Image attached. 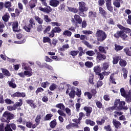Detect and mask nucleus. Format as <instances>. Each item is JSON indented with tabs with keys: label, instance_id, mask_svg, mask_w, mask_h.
<instances>
[{
	"label": "nucleus",
	"instance_id": "1",
	"mask_svg": "<svg viewBox=\"0 0 131 131\" xmlns=\"http://www.w3.org/2000/svg\"><path fill=\"white\" fill-rule=\"evenodd\" d=\"M117 27L118 28H119V29L120 30H123L120 38H121L122 39V40H125V41L128 40V36L126 33H127L128 34L130 33V32H131L130 29H129L128 28L125 27L120 24L117 25ZM124 32H125V33H124Z\"/></svg>",
	"mask_w": 131,
	"mask_h": 131
},
{
	"label": "nucleus",
	"instance_id": "2",
	"mask_svg": "<svg viewBox=\"0 0 131 131\" xmlns=\"http://www.w3.org/2000/svg\"><path fill=\"white\" fill-rule=\"evenodd\" d=\"M78 15L81 16V17L85 18V17H86V14L84 13V12H86L88 10H89V8L86 7V4L85 3V2L81 1L78 2Z\"/></svg>",
	"mask_w": 131,
	"mask_h": 131
},
{
	"label": "nucleus",
	"instance_id": "3",
	"mask_svg": "<svg viewBox=\"0 0 131 131\" xmlns=\"http://www.w3.org/2000/svg\"><path fill=\"white\" fill-rule=\"evenodd\" d=\"M15 117V115L10 113V112L7 111H5L3 115L2 118H1L2 122H6V123H10V120L14 119Z\"/></svg>",
	"mask_w": 131,
	"mask_h": 131
},
{
	"label": "nucleus",
	"instance_id": "4",
	"mask_svg": "<svg viewBox=\"0 0 131 131\" xmlns=\"http://www.w3.org/2000/svg\"><path fill=\"white\" fill-rule=\"evenodd\" d=\"M115 103L117 106V111H122V110H128V106H125V101H120V99H116Z\"/></svg>",
	"mask_w": 131,
	"mask_h": 131
},
{
	"label": "nucleus",
	"instance_id": "5",
	"mask_svg": "<svg viewBox=\"0 0 131 131\" xmlns=\"http://www.w3.org/2000/svg\"><path fill=\"white\" fill-rule=\"evenodd\" d=\"M16 124L14 123L7 124L5 127V123L0 124V131H13L16 130Z\"/></svg>",
	"mask_w": 131,
	"mask_h": 131
},
{
	"label": "nucleus",
	"instance_id": "6",
	"mask_svg": "<svg viewBox=\"0 0 131 131\" xmlns=\"http://www.w3.org/2000/svg\"><path fill=\"white\" fill-rule=\"evenodd\" d=\"M42 5H43L46 7L42 8V7L40 6L38 7V10L39 11H41V12H43V13H47V14H49V13H51L52 11H53V9L50 6H48V4H47V0H39Z\"/></svg>",
	"mask_w": 131,
	"mask_h": 131
},
{
	"label": "nucleus",
	"instance_id": "7",
	"mask_svg": "<svg viewBox=\"0 0 131 131\" xmlns=\"http://www.w3.org/2000/svg\"><path fill=\"white\" fill-rule=\"evenodd\" d=\"M96 36L97 37V39L98 41L102 42L107 38V34L104 31L101 30H98L96 33Z\"/></svg>",
	"mask_w": 131,
	"mask_h": 131
},
{
	"label": "nucleus",
	"instance_id": "8",
	"mask_svg": "<svg viewBox=\"0 0 131 131\" xmlns=\"http://www.w3.org/2000/svg\"><path fill=\"white\" fill-rule=\"evenodd\" d=\"M121 96L125 99L127 103H131V90H129L128 94H126L124 88L120 89Z\"/></svg>",
	"mask_w": 131,
	"mask_h": 131
},
{
	"label": "nucleus",
	"instance_id": "9",
	"mask_svg": "<svg viewBox=\"0 0 131 131\" xmlns=\"http://www.w3.org/2000/svg\"><path fill=\"white\" fill-rule=\"evenodd\" d=\"M29 23L30 24H28V25H25L23 29H25L27 31V32H30L31 29L33 28V25H35V22H34V19L33 18H31L29 20Z\"/></svg>",
	"mask_w": 131,
	"mask_h": 131
},
{
	"label": "nucleus",
	"instance_id": "10",
	"mask_svg": "<svg viewBox=\"0 0 131 131\" xmlns=\"http://www.w3.org/2000/svg\"><path fill=\"white\" fill-rule=\"evenodd\" d=\"M61 31H62L61 28L59 27H55L52 30L51 32L48 34L49 37L53 38L55 36V33H60Z\"/></svg>",
	"mask_w": 131,
	"mask_h": 131
},
{
	"label": "nucleus",
	"instance_id": "11",
	"mask_svg": "<svg viewBox=\"0 0 131 131\" xmlns=\"http://www.w3.org/2000/svg\"><path fill=\"white\" fill-rule=\"evenodd\" d=\"M107 59V56L104 53H101V52L97 53V55L96 56L97 61H104Z\"/></svg>",
	"mask_w": 131,
	"mask_h": 131
},
{
	"label": "nucleus",
	"instance_id": "12",
	"mask_svg": "<svg viewBox=\"0 0 131 131\" xmlns=\"http://www.w3.org/2000/svg\"><path fill=\"white\" fill-rule=\"evenodd\" d=\"M11 97L12 98H16L17 97V98L22 97L23 98H25V97H26V93L25 92H16L14 93L13 94L11 95Z\"/></svg>",
	"mask_w": 131,
	"mask_h": 131
},
{
	"label": "nucleus",
	"instance_id": "13",
	"mask_svg": "<svg viewBox=\"0 0 131 131\" xmlns=\"http://www.w3.org/2000/svg\"><path fill=\"white\" fill-rule=\"evenodd\" d=\"M83 110L86 112L85 116H87V117H90V116H91V113L93 112V107L91 106H84L83 107Z\"/></svg>",
	"mask_w": 131,
	"mask_h": 131
},
{
	"label": "nucleus",
	"instance_id": "14",
	"mask_svg": "<svg viewBox=\"0 0 131 131\" xmlns=\"http://www.w3.org/2000/svg\"><path fill=\"white\" fill-rule=\"evenodd\" d=\"M26 102L27 104H28L32 108V109H35V108H37V106L36 104H35V103H34V101L32 99H27L26 100Z\"/></svg>",
	"mask_w": 131,
	"mask_h": 131
},
{
	"label": "nucleus",
	"instance_id": "15",
	"mask_svg": "<svg viewBox=\"0 0 131 131\" xmlns=\"http://www.w3.org/2000/svg\"><path fill=\"white\" fill-rule=\"evenodd\" d=\"M98 50L101 54H104L105 55H107V51L109 50V47H104L103 46H99L98 47Z\"/></svg>",
	"mask_w": 131,
	"mask_h": 131
},
{
	"label": "nucleus",
	"instance_id": "16",
	"mask_svg": "<svg viewBox=\"0 0 131 131\" xmlns=\"http://www.w3.org/2000/svg\"><path fill=\"white\" fill-rule=\"evenodd\" d=\"M74 19L75 22H76L78 24H81V23L82 22V18L80 17V15L79 14H75L74 16Z\"/></svg>",
	"mask_w": 131,
	"mask_h": 131
},
{
	"label": "nucleus",
	"instance_id": "17",
	"mask_svg": "<svg viewBox=\"0 0 131 131\" xmlns=\"http://www.w3.org/2000/svg\"><path fill=\"white\" fill-rule=\"evenodd\" d=\"M12 30L14 32H20L21 31V30H18V21L13 22Z\"/></svg>",
	"mask_w": 131,
	"mask_h": 131
},
{
	"label": "nucleus",
	"instance_id": "18",
	"mask_svg": "<svg viewBox=\"0 0 131 131\" xmlns=\"http://www.w3.org/2000/svg\"><path fill=\"white\" fill-rule=\"evenodd\" d=\"M49 5L54 8H56L58 5H60V1L58 0H50Z\"/></svg>",
	"mask_w": 131,
	"mask_h": 131
},
{
	"label": "nucleus",
	"instance_id": "19",
	"mask_svg": "<svg viewBox=\"0 0 131 131\" xmlns=\"http://www.w3.org/2000/svg\"><path fill=\"white\" fill-rule=\"evenodd\" d=\"M113 124L115 127L117 129L120 128V127L121 126V123L115 119H113Z\"/></svg>",
	"mask_w": 131,
	"mask_h": 131
},
{
	"label": "nucleus",
	"instance_id": "20",
	"mask_svg": "<svg viewBox=\"0 0 131 131\" xmlns=\"http://www.w3.org/2000/svg\"><path fill=\"white\" fill-rule=\"evenodd\" d=\"M99 14L103 17V18L107 17V12L101 7H99Z\"/></svg>",
	"mask_w": 131,
	"mask_h": 131
},
{
	"label": "nucleus",
	"instance_id": "21",
	"mask_svg": "<svg viewBox=\"0 0 131 131\" xmlns=\"http://www.w3.org/2000/svg\"><path fill=\"white\" fill-rule=\"evenodd\" d=\"M123 32V30H121L120 31H117L116 33L114 34V37L118 39L121 37V35Z\"/></svg>",
	"mask_w": 131,
	"mask_h": 131
},
{
	"label": "nucleus",
	"instance_id": "22",
	"mask_svg": "<svg viewBox=\"0 0 131 131\" xmlns=\"http://www.w3.org/2000/svg\"><path fill=\"white\" fill-rule=\"evenodd\" d=\"M18 101L19 102H15L13 105V108H15V110L18 108V107H21V106L23 105V100L22 99H19Z\"/></svg>",
	"mask_w": 131,
	"mask_h": 131
},
{
	"label": "nucleus",
	"instance_id": "23",
	"mask_svg": "<svg viewBox=\"0 0 131 131\" xmlns=\"http://www.w3.org/2000/svg\"><path fill=\"white\" fill-rule=\"evenodd\" d=\"M37 4V0H31L29 3V7L31 10L35 8L36 7V5Z\"/></svg>",
	"mask_w": 131,
	"mask_h": 131
},
{
	"label": "nucleus",
	"instance_id": "24",
	"mask_svg": "<svg viewBox=\"0 0 131 131\" xmlns=\"http://www.w3.org/2000/svg\"><path fill=\"white\" fill-rule=\"evenodd\" d=\"M40 119H41V115H37L35 119V121L36 123L34 124V126H37L40 123Z\"/></svg>",
	"mask_w": 131,
	"mask_h": 131
},
{
	"label": "nucleus",
	"instance_id": "25",
	"mask_svg": "<svg viewBox=\"0 0 131 131\" xmlns=\"http://www.w3.org/2000/svg\"><path fill=\"white\" fill-rule=\"evenodd\" d=\"M113 64L115 65L118 64V62L120 61L121 57L116 55L115 57H113Z\"/></svg>",
	"mask_w": 131,
	"mask_h": 131
},
{
	"label": "nucleus",
	"instance_id": "26",
	"mask_svg": "<svg viewBox=\"0 0 131 131\" xmlns=\"http://www.w3.org/2000/svg\"><path fill=\"white\" fill-rule=\"evenodd\" d=\"M1 70L2 71V73L3 75H5V76H8V77L11 76V73H10L9 70L4 68H1Z\"/></svg>",
	"mask_w": 131,
	"mask_h": 131
},
{
	"label": "nucleus",
	"instance_id": "27",
	"mask_svg": "<svg viewBox=\"0 0 131 131\" xmlns=\"http://www.w3.org/2000/svg\"><path fill=\"white\" fill-rule=\"evenodd\" d=\"M101 71H102V68H101L100 66H97L94 68V72L95 73L96 75L97 74L101 73Z\"/></svg>",
	"mask_w": 131,
	"mask_h": 131
},
{
	"label": "nucleus",
	"instance_id": "28",
	"mask_svg": "<svg viewBox=\"0 0 131 131\" xmlns=\"http://www.w3.org/2000/svg\"><path fill=\"white\" fill-rule=\"evenodd\" d=\"M97 12L96 11H90L89 12V18H97Z\"/></svg>",
	"mask_w": 131,
	"mask_h": 131
},
{
	"label": "nucleus",
	"instance_id": "29",
	"mask_svg": "<svg viewBox=\"0 0 131 131\" xmlns=\"http://www.w3.org/2000/svg\"><path fill=\"white\" fill-rule=\"evenodd\" d=\"M119 64L121 67H125V66L127 65V62H126V60L121 58L119 62Z\"/></svg>",
	"mask_w": 131,
	"mask_h": 131
},
{
	"label": "nucleus",
	"instance_id": "30",
	"mask_svg": "<svg viewBox=\"0 0 131 131\" xmlns=\"http://www.w3.org/2000/svg\"><path fill=\"white\" fill-rule=\"evenodd\" d=\"M124 52L126 54V56L131 57V47L130 48L126 47L124 49Z\"/></svg>",
	"mask_w": 131,
	"mask_h": 131
},
{
	"label": "nucleus",
	"instance_id": "31",
	"mask_svg": "<svg viewBox=\"0 0 131 131\" xmlns=\"http://www.w3.org/2000/svg\"><path fill=\"white\" fill-rule=\"evenodd\" d=\"M27 127L29 128H35L37 126H34V124H32V122L28 121L26 122Z\"/></svg>",
	"mask_w": 131,
	"mask_h": 131
},
{
	"label": "nucleus",
	"instance_id": "32",
	"mask_svg": "<svg viewBox=\"0 0 131 131\" xmlns=\"http://www.w3.org/2000/svg\"><path fill=\"white\" fill-rule=\"evenodd\" d=\"M34 19L37 22V23H38V24H40V25H41V24L43 23V20H42V19L37 15H35L34 16Z\"/></svg>",
	"mask_w": 131,
	"mask_h": 131
},
{
	"label": "nucleus",
	"instance_id": "33",
	"mask_svg": "<svg viewBox=\"0 0 131 131\" xmlns=\"http://www.w3.org/2000/svg\"><path fill=\"white\" fill-rule=\"evenodd\" d=\"M117 106L115 103V102H114V105L113 106H109L108 108H107V111H110V112H113L114 111V110L117 111Z\"/></svg>",
	"mask_w": 131,
	"mask_h": 131
},
{
	"label": "nucleus",
	"instance_id": "34",
	"mask_svg": "<svg viewBox=\"0 0 131 131\" xmlns=\"http://www.w3.org/2000/svg\"><path fill=\"white\" fill-rule=\"evenodd\" d=\"M2 19L4 22H8L10 19V14H9V13H6L4 16H3Z\"/></svg>",
	"mask_w": 131,
	"mask_h": 131
},
{
	"label": "nucleus",
	"instance_id": "35",
	"mask_svg": "<svg viewBox=\"0 0 131 131\" xmlns=\"http://www.w3.org/2000/svg\"><path fill=\"white\" fill-rule=\"evenodd\" d=\"M116 1H114L113 5L116 8H120V3H122V0H115Z\"/></svg>",
	"mask_w": 131,
	"mask_h": 131
},
{
	"label": "nucleus",
	"instance_id": "36",
	"mask_svg": "<svg viewBox=\"0 0 131 131\" xmlns=\"http://www.w3.org/2000/svg\"><path fill=\"white\" fill-rule=\"evenodd\" d=\"M115 75V73H113L111 75L110 77V81L113 84H116V82L115 81V78H114V75Z\"/></svg>",
	"mask_w": 131,
	"mask_h": 131
},
{
	"label": "nucleus",
	"instance_id": "37",
	"mask_svg": "<svg viewBox=\"0 0 131 131\" xmlns=\"http://www.w3.org/2000/svg\"><path fill=\"white\" fill-rule=\"evenodd\" d=\"M49 125L51 128H55L56 125H57V121L56 119H54L49 123Z\"/></svg>",
	"mask_w": 131,
	"mask_h": 131
},
{
	"label": "nucleus",
	"instance_id": "38",
	"mask_svg": "<svg viewBox=\"0 0 131 131\" xmlns=\"http://www.w3.org/2000/svg\"><path fill=\"white\" fill-rule=\"evenodd\" d=\"M94 77H95V75L93 74H90L89 82L90 84H95V82H94Z\"/></svg>",
	"mask_w": 131,
	"mask_h": 131
},
{
	"label": "nucleus",
	"instance_id": "39",
	"mask_svg": "<svg viewBox=\"0 0 131 131\" xmlns=\"http://www.w3.org/2000/svg\"><path fill=\"white\" fill-rule=\"evenodd\" d=\"M62 34L64 35V36H68V37H70L71 35H72V32L69 30H66Z\"/></svg>",
	"mask_w": 131,
	"mask_h": 131
},
{
	"label": "nucleus",
	"instance_id": "40",
	"mask_svg": "<svg viewBox=\"0 0 131 131\" xmlns=\"http://www.w3.org/2000/svg\"><path fill=\"white\" fill-rule=\"evenodd\" d=\"M52 117H53V114H48L45 117L44 121H49L52 119Z\"/></svg>",
	"mask_w": 131,
	"mask_h": 131
},
{
	"label": "nucleus",
	"instance_id": "41",
	"mask_svg": "<svg viewBox=\"0 0 131 131\" xmlns=\"http://www.w3.org/2000/svg\"><path fill=\"white\" fill-rule=\"evenodd\" d=\"M69 96H70V98H71V99H74L76 96L75 90H71L70 92L69 93Z\"/></svg>",
	"mask_w": 131,
	"mask_h": 131
},
{
	"label": "nucleus",
	"instance_id": "42",
	"mask_svg": "<svg viewBox=\"0 0 131 131\" xmlns=\"http://www.w3.org/2000/svg\"><path fill=\"white\" fill-rule=\"evenodd\" d=\"M56 108H58L60 110H65V105L62 103H58L55 105Z\"/></svg>",
	"mask_w": 131,
	"mask_h": 131
},
{
	"label": "nucleus",
	"instance_id": "43",
	"mask_svg": "<svg viewBox=\"0 0 131 131\" xmlns=\"http://www.w3.org/2000/svg\"><path fill=\"white\" fill-rule=\"evenodd\" d=\"M78 53H79V51L78 50H73L70 51V55H71V56H72L73 58H75V56H77V55H78Z\"/></svg>",
	"mask_w": 131,
	"mask_h": 131
},
{
	"label": "nucleus",
	"instance_id": "44",
	"mask_svg": "<svg viewBox=\"0 0 131 131\" xmlns=\"http://www.w3.org/2000/svg\"><path fill=\"white\" fill-rule=\"evenodd\" d=\"M68 10L70 12H72V13H74L75 14L78 13V11H79L78 9L72 7H68Z\"/></svg>",
	"mask_w": 131,
	"mask_h": 131
},
{
	"label": "nucleus",
	"instance_id": "45",
	"mask_svg": "<svg viewBox=\"0 0 131 131\" xmlns=\"http://www.w3.org/2000/svg\"><path fill=\"white\" fill-rule=\"evenodd\" d=\"M7 83L10 88H12V89H16L17 88V85L13 83L12 81H8Z\"/></svg>",
	"mask_w": 131,
	"mask_h": 131
},
{
	"label": "nucleus",
	"instance_id": "46",
	"mask_svg": "<svg viewBox=\"0 0 131 131\" xmlns=\"http://www.w3.org/2000/svg\"><path fill=\"white\" fill-rule=\"evenodd\" d=\"M109 68V62H104L102 64V68H101L102 70L106 71L107 69Z\"/></svg>",
	"mask_w": 131,
	"mask_h": 131
},
{
	"label": "nucleus",
	"instance_id": "47",
	"mask_svg": "<svg viewBox=\"0 0 131 131\" xmlns=\"http://www.w3.org/2000/svg\"><path fill=\"white\" fill-rule=\"evenodd\" d=\"M86 124H90L91 126H94L96 124V123L94 121H92L91 119H86L85 120Z\"/></svg>",
	"mask_w": 131,
	"mask_h": 131
},
{
	"label": "nucleus",
	"instance_id": "48",
	"mask_svg": "<svg viewBox=\"0 0 131 131\" xmlns=\"http://www.w3.org/2000/svg\"><path fill=\"white\" fill-rule=\"evenodd\" d=\"M75 126H78V125L74 123H70L69 125L66 126V128L67 129H71V128H72V127H74Z\"/></svg>",
	"mask_w": 131,
	"mask_h": 131
},
{
	"label": "nucleus",
	"instance_id": "49",
	"mask_svg": "<svg viewBox=\"0 0 131 131\" xmlns=\"http://www.w3.org/2000/svg\"><path fill=\"white\" fill-rule=\"evenodd\" d=\"M12 7V3L10 1L5 2L4 3V7L5 9H8L9 8H11Z\"/></svg>",
	"mask_w": 131,
	"mask_h": 131
},
{
	"label": "nucleus",
	"instance_id": "50",
	"mask_svg": "<svg viewBox=\"0 0 131 131\" xmlns=\"http://www.w3.org/2000/svg\"><path fill=\"white\" fill-rule=\"evenodd\" d=\"M124 47L122 46L115 44V50L118 52V51H121L123 49Z\"/></svg>",
	"mask_w": 131,
	"mask_h": 131
},
{
	"label": "nucleus",
	"instance_id": "51",
	"mask_svg": "<svg viewBox=\"0 0 131 131\" xmlns=\"http://www.w3.org/2000/svg\"><path fill=\"white\" fill-rule=\"evenodd\" d=\"M95 103L97 108H99V109H102L103 108V103L101 101H96Z\"/></svg>",
	"mask_w": 131,
	"mask_h": 131
},
{
	"label": "nucleus",
	"instance_id": "52",
	"mask_svg": "<svg viewBox=\"0 0 131 131\" xmlns=\"http://www.w3.org/2000/svg\"><path fill=\"white\" fill-rule=\"evenodd\" d=\"M85 66L88 67V68H92L94 66V63L91 61H86L85 62Z\"/></svg>",
	"mask_w": 131,
	"mask_h": 131
},
{
	"label": "nucleus",
	"instance_id": "53",
	"mask_svg": "<svg viewBox=\"0 0 131 131\" xmlns=\"http://www.w3.org/2000/svg\"><path fill=\"white\" fill-rule=\"evenodd\" d=\"M43 43H46V42H48L49 43H51V38H50V37H43Z\"/></svg>",
	"mask_w": 131,
	"mask_h": 131
},
{
	"label": "nucleus",
	"instance_id": "54",
	"mask_svg": "<svg viewBox=\"0 0 131 131\" xmlns=\"http://www.w3.org/2000/svg\"><path fill=\"white\" fill-rule=\"evenodd\" d=\"M122 70L123 71V77L124 79H126L127 78V73H128V71H127V70L124 68H123Z\"/></svg>",
	"mask_w": 131,
	"mask_h": 131
},
{
	"label": "nucleus",
	"instance_id": "55",
	"mask_svg": "<svg viewBox=\"0 0 131 131\" xmlns=\"http://www.w3.org/2000/svg\"><path fill=\"white\" fill-rule=\"evenodd\" d=\"M24 74L26 76H28L29 77L31 76L32 74H33V73L32 72V71H24Z\"/></svg>",
	"mask_w": 131,
	"mask_h": 131
},
{
	"label": "nucleus",
	"instance_id": "56",
	"mask_svg": "<svg viewBox=\"0 0 131 131\" xmlns=\"http://www.w3.org/2000/svg\"><path fill=\"white\" fill-rule=\"evenodd\" d=\"M106 9L109 12L112 13L113 12V7L112 6V4H110L108 5H106Z\"/></svg>",
	"mask_w": 131,
	"mask_h": 131
},
{
	"label": "nucleus",
	"instance_id": "57",
	"mask_svg": "<svg viewBox=\"0 0 131 131\" xmlns=\"http://www.w3.org/2000/svg\"><path fill=\"white\" fill-rule=\"evenodd\" d=\"M57 89V85L55 83H52L49 87V90L51 91H55Z\"/></svg>",
	"mask_w": 131,
	"mask_h": 131
},
{
	"label": "nucleus",
	"instance_id": "58",
	"mask_svg": "<svg viewBox=\"0 0 131 131\" xmlns=\"http://www.w3.org/2000/svg\"><path fill=\"white\" fill-rule=\"evenodd\" d=\"M65 49H69V45L66 44L62 46V47H60L59 48V51H65Z\"/></svg>",
	"mask_w": 131,
	"mask_h": 131
},
{
	"label": "nucleus",
	"instance_id": "59",
	"mask_svg": "<svg viewBox=\"0 0 131 131\" xmlns=\"http://www.w3.org/2000/svg\"><path fill=\"white\" fill-rule=\"evenodd\" d=\"M57 113H58V114L60 115V116L66 117V114H65L64 112L61 110H58L57 111Z\"/></svg>",
	"mask_w": 131,
	"mask_h": 131
},
{
	"label": "nucleus",
	"instance_id": "60",
	"mask_svg": "<svg viewBox=\"0 0 131 131\" xmlns=\"http://www.w3.org/2000/svg\"><path fill=\"white\" fill-rule=\"evenodd\" d=\"M76 95L78 98H80L81 96V90L78 88H77V92H76Z\"/></svg>",
	"mask_w": 131,
	"mask_h": 131
},
{
	"label": "nucleus",
	"instance_id": "61",
	"mask_svg": "<svg viewBox=\"0 0 131 131\" xmlns=\"http://www.w3.org/2000/svg\"><path fill=\"white\" fill-rule=\"evenodd\" d=\"M98 5L99 7H103L105 5V0H98Z\"/></svg>",
	"mask_w": 131,
	"mask_h": 131
},
{
	"label": "nucleus",
	"instance_id": "62",
	"mask_svg": "<svg viewBox=\"0 0 131 131\" xmlns=\"http://www.w3.org/2000/svg\"><path fill=\"white\" fill-rule=\"evenodd\" d=\"M43 19L47 23H49V22H52V19L51 18H49L48 15H44L43 16Z\"/></svg>",
	"mask_w": 131,
	"mask_h": 131
},
{
	"label": "nucleus",
	"instance_id": "63",
	"mask_svg": "<svg viewBox=\"0 0 131 131\" xmlns=\"http://www.w3.org/2000/svg\"><path fill=\"white\" fill-rule=\"evenodd\" d=\"M84 95L87 96L88 99H92V98H93V95H92V94H91V93L89 92H85Z\"/></svg>",
	"mask_w": 131,
	"mask_h": 131
},
{
	"label": "nucleus",
	"instance_id": "64",
	"mask_svg": "<svg viewBox=\"0 0 131 131\" xmlns=\"http://www.w3.org/2000/svg\"><path fill=\"white\" fill-rule=\"evenodd\" d=\"M86 54L90 56H94L95 55V52L92 50L88 51L86 52Z\"/></svg>",
	"mask_w": 131,
	"mask_h": 131
}]
</instances>
